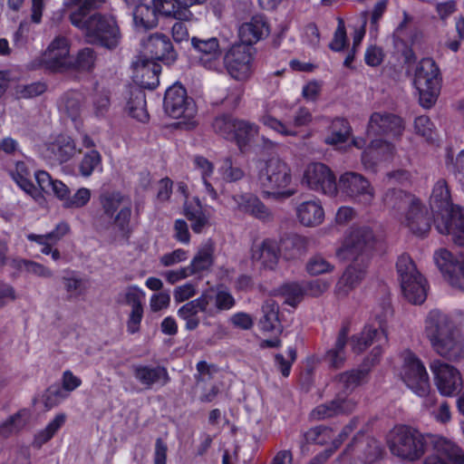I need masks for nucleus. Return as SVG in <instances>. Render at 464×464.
I'll return each mask as SVG.
<instances>
[{"label": "nucleus", "instance_id": "1", "mask_svg": "<svg viewBox=\"0 0 464 464\" xmlns=\"http://www.w3.org/2000/svg\"><path fill=\"white\" fill-rule=\"evenodd\" d=\"M74 8L69 21L92 44L108 49L115 48L121 39L120 30L113 17L96 12L105 0H69Z\"/></svg>", "mask_w": 464, "mask_h": 464}, {"label": "nucleus", "instance_id": "2", "mask_svg": "<svg viewBox=\"0 0 464 464\" xmlns=\"http://www.w3.org/2000/svg\"><path fill=\"white\" fill-rule=\"evenodd\" d=\"M423 333L438 355L451 362L464 359V338L452 315L439 309L430 311L424 320Z\"/></svg>", "mask_w": 464, "mask_h": 464}, {"label": "nucleus", "instance_id": "3", "mask_svg": "<svg viewBox=\"0 0 464 464\" xmlns=\"http://www.w3.org/2000/svg\"><path fill=\"white\" fill-rule=\"evenodd\" d=\"M430 205L439 233L450 236L454 244L464 246V208L452 204L446 180L439 179L435 183Z\"/></svg>", "mask_w": 464, "mask_h": 464}, {"label": "nucleus", "instance_id": "4", "mask_svg": "<svg viewBox=\"0 0 464 464\" xmlns=\"http://www.w3.org/2000/svg\"><path fill=\"white\" fill-rule=\"evenodd\" d=\"M433 437H438V435L428 436L430 450L425 459L433 451ZM439 438H441V436H439ZM447 440L451 441L448 439ZM427 445L428 441L425 436L418 430L408 425L395 426L391 430L388 438V446L391 453L397 458L408 461L420 459L424 455Z\"/></svg>", "mask_w": 464, "mask_h": 464}, {"label": "nucleus", "instance_id": "5", "mask_svg": "<svg viewBox=\"0 0 464 464\" xmlns=\"http://www.w3.org/2000/svg\"><path fill=\"white\" fill-rule=\"evenodd\" d=\"M99 202L102 208L100 218L109 221L117 237L128 241L133 231L130 198L118 191H107L100 195Z\"/></svg>", "mask_w": 464, "mask_h": 464}, {"label": "nucleus", "instance_id": "6", "mask_svg": "<svg viewBox=\"0 0 464 464\" xmlns=\"http://www.w3.org/2000/svg\"><path fill=\"white\" fill-rule=\"evenodd\" d=\"M257 179L264 193L276 199L287 198L295 194L287 188L292 182L291 169L286 162L277 157L257 163Z\"/></svg>", "mask_w": 464, "mask_h": 464}, {"label": "nucleus", "instance_id": "7", "mask_svg": "<svg viewBox=\"0 0 464 464\" xmlns=\"http://www.w3.org/2000/svg\"><path fill=\"white\" fill-rule=\"evenodd\" d=\"M392 315V310L389 304L383 307L382 314H375V323L367 324L362 331L352 336V349L356 353H361L373 346L371 352V362L376 363L388 344L387 321Z\"/></svg>", "mask_w": 464, "mask_h": 464}, {"label": "nucleus", "instance_id": "8", "mask_svg": "<svg viewBox=\"0 0 464 464\" xmlns=\"http://www.w3.org/2000/svg\"><path fill=\"white\" fill-rule=\"evenodd\" d=\"M163 108L169 117L179 120L177 123L179 128L191 130L196 127L197 105L181 84L174 83L167 89Z\"/></svg>", "mask_w": 464, "mask_h": 464}, {"label": "nucleus", "instance_id": "9", "mask_svg": "<svg viewBox=\"0 0 464 464\" xmlns=\"http://www.w3.org/2000/svg\"><path fill=\"white\" fill-rule=\"evenodd\" d=\"M377 239L368 227H351L346 233L341 247L336 251L338 257L366 264L375 248Z\"/></svg>", "mask_w": 464, "mask_h": 464}, {"label": "nucleus", "instance_id": "10", "mask_svg": "<svg viewBox=\"0 0 464 464\" xmlns=\"http://www.w3.org/2000/svg\"><path fill=\"white\" fill-rule=\"evenodd\" d=\"M401 287L405 298L414 304H422L427 297V284L409 255L402 254L396 263Z\"/></svg>", "mask_w": 464, "mask_h": 464}, {"label": "nucleus", "instance_id": "11", "mask_svg": "<svg viewBox=\"0 0 464 464\" xmlns=\"http://www.w3.org/2000/svg\"><path fill=\"white\" fill-rule=\"evenodd\" d=\"M414 84L419 92L420 103L430 108L437 101L440 89V69L430 58H423L417 65Z\"/></svg>", "mask_w": 464, "mask_h": 464}, {"label": "nucleus", "instance_id": "12", "mask_svg": "<svg viewBox=\"0 0 464 464\" xmlns=\"http://www.w3.org/2000/svg\"><path fill=\"white\" fill-rule=\"evenodd\" d=\"M212 128L215 133L227 140L235 141L240 149L257 135L259 130L256 123L230 114L217 116L212 122Z\"/></svg>", "mask_w": 464, "mask_h": 464}, {"label": "nucleus", "instance_id": "13", "mask_svg": "<svg viewBox=\"0 0 464 464\" xmlns=\"http://www.w3.org/2000/svg\"><path fill=\"white\" fill-rule=\"evenodd\" d=\"M70 40L58 35L49 44L46 50L30 63L33 70L46 69L61 72L70 68Z\"/></svg>", "mask_w": 464, "mask_h": 464}, {"label": "nucleus", "instance_id": "14", "mask_svg": "<svg viewBox=\"0 0 464 464\" xmlns=\"http://www.w3.org/2000/svg\"><path fill=\"white\" fill-rule=\"evenodd\" d=\"M401 378L404 383L419 396H425L430 391L429 375L420 360L411 352L402 353Z\"/></svg>", "mask_w": 464, "mask_h": 464}, {"label": "nucleus", "instance_id": "15", "mask_svg": "<svg viewBox=\"0 0 464 464\" xmlns=\"http://www.w3.org/2000/svg\"><path fill=\"white\" fill-rule=\"evenodd\" d=\"M252 61V46L245 44H233L223 57L227 72L238 81L246 80L250 76Z\"/></svg>", "mask_w": 464, "mask_h": 464}, {"label": "nucleus", "instance_id": "16", "mask_svg": "<svg viewBox=\"0 0 464 464\" xmlns=\"http://www.w3.org/2000/svg\"><path fill=\"white\" fill-rule=\"evenodd\" d=\"M337 188L351 199L370 205L374 198V188L370 181L357 172H345L338 181Z\"/></svg>", "mask_w": 464, "mask_h": 464}, {"label": "nucleus", "instance_id": "17", "mask_svg": "<svg viewBox=\"0 0 464 464\" xmlns=\"http://www.w3.org/2000/svg\"><path fill=\"white\" fill-rule=\"evenodd\" d=\"M138 58L171 63L176 60L177 53L170 39L163 34L156 33L142 40L140 54Z\"/></svg>", "mask_w": 464, "mask_h": 464}, {"label": "nucleus", "instance_id": "18", "mask_svg": "<svg viewBox=\"0 0 464 464\" xmlns=\"http://www.w3.org/2000/svg\"><path fill=\"white\" fill-rule=\"evenodd\" d=\"M405 130V122L401 117L388 111H375L371 114L367 124V134L372 136H390L400 140Z\"/></svg>", "mask_w": 464, "mask_h": 464}, {"label": "nucleus", "instance_id": "19", "mask_svg": "<svg viewBox=\"0 0 464 464\" xmlns=\"http://www.w3.org/2000/svg\"><path fill=\"white\" fill-rule=\"evenodd\" d=\"M430 371L434 375V382L444 396H453L462 388L463 382L459 372L452 365L434 360L430 365Z\"/></svg>", "mask_w": 464, "mask_h": 464}, {"label": "nucleus", "instance_id": "20", "mask_svg": "<svg viewBox=\"0 0 464 464\" xmlns=\"http://www.w3.org/2000/svg\"><path fill=\"white\" fill-rule=\"evenodd\" d=\"M191 45L198 53V63L208 70L220 71L222 68V51L217 37L199 38L193 36Z\"/></svg>", "mask_w": 464, "mask_h": 464}, {"label": "nucleus", "instance_id": "21", "mask_svg": "<svg viewBox=\"0 0 464 464\" xmlns=\"http://www.w3.org/2000/svg\"><path fill=\"white\" fill-rule=\"evenodd\" d=\"M304 180L314 190L326 195H334L337 183L332 170L323 163H312L305 169Z\"/></svg>", "mask_w": 464, "mask_h": 464}, {"label": "nucleus", "instance_id": "22", "mask_svg": "<svg viewBox=\"0 0 464 464\" xmlns=\"http://www.w3.org/2000/svg\"><path fill=\"white\" fill-rule=\"evenodd\" d=\"M433 451L423 464H464V450L455 442L433 437Z\"/></svg>", "mask_w": 464, "mask_h": 464}, {"label": "nucleus", "instance_id": "23", "mask_svg": "<svg viewBox=\"0 0 464 464\" xmlns=\"http://www.w3.org/2000/svg\"><path fill=\"white\" fill-rule=\"evenodd\" d=\"M131 371L135 380L147 390L163 387L170 382L168 370L164 366L133 364Z\"/></svg>", "mask_w": 464, "mask_h": 464}, {"label": "nucleus", "instance_id": "24", "mask_svg": "<svg viewBox=\"0 0 464 464\" xmlns=\"http://www.w3.org/2000/svg\"><path fill=\"white\" fill-rule=\"evenodd\" d=\"M356 405L357 401L354 399L339 393L333 401L315 407L310 413V419L322 420L340 414H349L355 410Z\"/></svg>", "mask_w": 464, "mask_h": 464}, {"label": "nucleus", "instance_id": "25", "mask_svg": "<svg viewBox=\"0 0 464 464\" xmlns=\"http://www.w3.org/2000/svg\"><path fill=\"white\" fill-rule=\"evenodd\" d=\"M402 222L413 234L422 237L430 229L431 218L426 207L415 198L414 202L404 213Z\"/></svg>", "mask_w": 464, "mask_h": 464}, {"label": "nucleus", "instance_id": "26", "mask_svg": "<svg viewBox=\"0 0 464 464\" xmlns=\"http://www.w3.org/2000/svg\"><path fill=\"white\" fill-rule=\"evenodd\" d=\"M211 303L212 297L209 295H201L199 297L186 303L178 310V316L185 321L187 330L193 331L199 325L198 312H210Z\"/></svg>", "mask_w": 464, "mask_h": 464}, {"label": "nucleus", "instance_id": "27", "mask_svg": "<svg viewBox=\"0 0 464 464\" xmlns=\"http://www.w3.org/2000/svg\"><path fill=\"white\" fill-rule=\"evenodd\" d=\"M396 148L393 143L377 139L372 140L362 154V162L366 169H373L378 162L393 158Z\"/></svg>", "mask_w": 464, "mask_h": 464}, {"label": "nucleus", "instance_id": "28", "mask_svg": "<svg viewBox=\"0 0 464 464\" xmlns=\"http://www.w3.org/2000/svg\"><path fill=\"white\" fill-rule=\"evenodd\" d=\"M135 82L144 89L153 90L160 83L161 66L156 62L137 58L132 63Z\"/></svg>", "mask_w": 464, "mask_h": 464}, {"label": "nucleus", "instance_id": "29", "mask_svg": "<svg viewBox=\"0 0 464 464\" xmlns=\"http://www.w3.org/2000/svg\"><path fill=\"white\" fill-rule=\"evenodd\" d=\"M280 248L277 242L266 238L261 243L253 245L251 259L259 263L263 267L274 269L278 262Z\"/></svg>", "mask_w": 464, "mask_h": 464}, {"label": "nucleus", "instance_id": "30", "mask_svg": "<svg viewBox=\"0 0 464 464\" xmlns=\"http://www.w3.org/2000/svg\"><path fill=\"white\" fill-rule=\"evenodd\" d=\"M366 274V264L354 262L349 266L338 280L335 286V293L339 296H346L364 278Z\"/></svg>", "mask_w": 464, "mask_h": 464}, {"label": "nucleus", "instance_id": "31", "mask_svg": "<svg viewBox=\"0 0 464 464\" xmlns=\"http://www.w3.org/2000/svg\"><path fill=\"white\" fill-rule=\"evenodd\" d=\"M298 221L305 227H315L324 219V210L317 199H309L301 202L295 208Z\"/></svg>", "mask_w": 464, "mask_h": 464}, {"label": "nucleus", "instance_id": "32", "mask_svg": "<svg viewBox=\"0 0 464 464\" xmlns=\"http://www.w3.org/2000/svg\"><path fill=\"white\" fill-rule=\"evenodd\" d=\"M125 300L126 303L130 305V312L126 323L127 332L130 334H134L140 330L144 312L138 288H128L125 293Z\"/></svg>", "mask_w": 464, "mask_h": 464}, {"label": "nucleus", "instance_id": "33", "mask_svg": "<svg viewBox=\"0 0 464 464\" xmlns=\"http://www.w3.org/2000/svg\"><path fill=\"white\" fill-rule=\"evenodd\" d=\"M276 107V102H264L261 112L258 116V121L264 126L280 135L295 137L297 135V131L291 128V124H286L274 116V110Z\"/></svg>", "mask_w": 464, "mask_h": 464}, {"label": "nucleus", "instance_id": "34", "mask_svg": "<svg viewBox=\"0 0 464 464\" xmlns=\"http://www.w3.org/2000/svg\"><path fill=\"white\" fill-rule=\"evenodd\" d=\"M214 253L215 245L211 240L202 243L191 259L190 264L187 266L191 276L209 270L214 264Z\"/></svg>", "mask_w": 464, "mask_h": 464}, {"label": "nucleus", "instance_id": "35", "mask_svg": "<svg viewBox=\"0 0 464 464\" xmlns=\"http://www.w3.org/2000/svg\"><path fill=\"white\" fill-rule=\"evenodd\" d=\"M48 157L58 163H64L71 160L77 152L74 140L66 135H60L49 144Z\"/></svg>", "mask_w": 464, "mask_h": 464}, {"label": "nucleus", "instance_id": "36", "mask_svg": "<svg viewBox=\"0 0 464 464\" xmlns=\"http://www.w3.org/2000/svg\"><path fill=\"white\" fill-rule=\"evenodd\" d=\"M349 331L348 325H343L339 330L334 347L326 352L324 360L330 367L338 369L343 366L346 360L345 347Z\"/></svg>", "mask_w": 464, "mask_h": 464}, {"label": "nucleus", "instance_id": "37", "mask_svg": "<svg viewBox=\"0 0 464 464\" xmlns=\"http://www.w3.org/2000/svg\"><path fill=\"white\" fill-rule=\"evenodd\" d=\"M184 215L190 221L191 228L197 234L202 233L209 226V217L198 198L185 202Z\"/></svg>", "mask_w": 464, "mask_h": 464}, {"label": "nucleus", "instance_id": "38", "mask_svg": "<svg viewBox=\"0 0 464 464\" xmlns=\"http://www.w3.org/2000/svg\"><path fill=\"white\" fill-rule=\"evenodd\" d=\"M267 32L268 27L264 19L255 16L248 23H245L239 27L241 44L251 46L267 34Z\"/></svg>", "mask_w": 464, "mask_h": 464}, {"label": "nucleus", "instance_id": "39", "mask_svg": "<svg viewBox=\"0 0 464 464\" xmlns=\"http://www.w3.org/2000/svg\"><path fill=\"white\" fill-rule=\"evenodd\" d=\"M415 196L401 189H390L383 196L384 206L394 214L405 213L414 202Z\"/></svg>", "mask_w": 464, "mask_h": 464}, {"label": "nucleus", "instance_id": "40", "mask_svg": "<svg viewBox=\"0 0 464 464\" xmlns=\"http://www.w3.org/2000/svg\"><path fill=\"white\" fill-rule=\"evenodd\" d=\"M12 179L27 195L31 196L34 200L39 201L43 198L40 191L30 180V172L23 161L15 164L14 170L10 172Z\"/></svg>", "mask_w": 464, "mask_h": 464}, {"label": "nucleus", "instance_id": "41", "mask_svg": "<svg viewBox=\"0 0 464 464\" xmlns=\"http://www.w3.org/2000/svg\"><path fill=\"white\" fill-rule=\"evenodd\" d=\"M279 248L285 258L295 259L306 252L307 239L296 234L288 235L281 239Z\"/></svg>", "mask_w": 464, "mask_h": 464}, {"label": "nucleus", "instance_id": "42", "mask_svg": "<svg viewBox=\"0 0 464 464\" xmlns=\"http://www.w3.org/2000/svg\"><path fill=\"white\" fill-rule=\"evenodd\" d=\"M10 266L17 271H25L40 278L48 279L53 276V272L49 267L33 260L14 257L11 258Z\"/></svg>", "mask_w": 464, "mask_h": 464}, {"label": "nucleus", "instance_id": "43", "mask_svg": "<svg viewBox=\"0 0 464 464\" xmlns=\"http://www.w3.org/2000/svg\"><path fill=\"white\" fill-rule=\"evenodd\" d=\"M126 110L130 116L139 121L145 122L149 120V113L146 109V97L142 90L135 89L130 92Z\"/></svg>", "mask_w": 464, "mask_h": 464}, {"label": "nucleus", "instance_id": "44", "mask_svg": "<svg viewBox=\"0 0 464 464\" xmlns=\"http://www.w3.org/2000/svg\"><path fill=\"white\" fill-rule=\"evenodd\" d=\"M153 5L158 13L177 20L189 21L193 16L189 9L180 7L176 0H153Z\"/></svg>", "mask_w": 464, "mask_h": 464}, {"label": "nucleus", "instance_id": "45", "mask_svg": "<svg viewBox=\"0 0 464 464\" xmlns=\"http://www.w3.org/2000/svg\"><path fill=\"white\" fill-rule=\"evenodd\" d=\"M278 304L272 299L266 300L262 305L263 316L259 321L260 328L265 332L280 330L281 324L278 319Z\"/></svg>", "mask_w": 464, "mask_h": 464}, {"label": "nucleus", "instance_id": "46", "mask_svg": "<svg viewBox=\"0 0 464 464\" xmlns=\"http://www.w3.org/2000/svg\"><path fill=\"white\" fill-rule=\"evenodd\" d=\"M133 21L135 26L144 30L151 29L158 24V16L155 6L150 7L147 5H138L133 10Z\"/></svg>", "mask_w": 464, "mask_h": 464}, {"label": "nucleus", "instance_id": "47", "mask_svg": "<svg viewBox=\"0 0 464 464\" xmlns=\"http://www.w3.org/2000/svg\"><path fill=\"white\" fill-rule=\"evenodd\" d=\"M331 133L325 139V142L330 145H337L345 142L352 132L349 122L342 118H336L333 121Z\"/></svg>", "mask_w": 464, "mask_h": 464}, {"label": "nucleus", "instance_id": "48", "mask_svg": "<svg viewBox=\"0 0 464 464\" xmlns=\"http://www.w3.org/2000/svg\"><path fill=\"white\" fill-rule=\"evenodd\" d=\"M95 61V52L90 47H85L79 50L74 58L70 59V68L79 72H90L93 69Z\"/></svg>", "mask_w": 464, "mask_h": 464}, {"label": "nucleus", "instance_id": "49", "mask_svg": "<svg viewBox=\"0 0 464 464\" xmlns=\"http://www.w3.org/2000/svg\"><path fill=\"white\" fill-rule=\"evenodd\" d=\"M66 415L64 413L57 414L53 420H52L47 426L40 430L34 437V443L41 447L43 444L49 441L55 433L62 428L65 423Z\"/></svg>", "mask_w": 464, "mask_h": 464}, {"label": "nucleus", "instance_id": "50", "mask_svg": "<svg viewBox=\"0 0 464 464\" xmlns=\"http://www.w3.org/2000/svg\"><path fill=\"white\" fill-rule=\"evenodd\" d=\"M304 440L308 444L325 445L334 438V430L332 428L324 425L311 428L304 433Z\"/></svg>", "mask_w": 464, "mask_h": 464}, {"label": "nucleus", "instance_id": "51", "mask_svg": "<svg viewBox=\"0 0 464 464\" xmlns=\"http://www.w3.org/2000/svg\"><path fill=\"white\" fill-rule=\"evenodd\" d=\"M359 418L354 417L351 421L343 429L338 437L334 438L332 441L331 447L326 449L324 452L317 456V459L326 460L333 453L339 449L343 442L348 438V436L357 428L359 424Z\"/></svg>", "mask_w": 464, "mask_h": 464}, {"label": "nucleus", "instance_id": "52", "mask_svg": "<svg viewBox=\"0 0 464 464\" xmlns=\"http://www.w3.org/2000/svg\"><path fill=\"white\" fill-rule=\"evenodd\" d=\"M26 424V413L24 411H18L10 416L0 425V436L7 438L13 434L17 433Z\"/></svg>", "mask_w": 464, "mask_h": 464}, {"label": "nucleus", "instance_id": "53", "mask_svg": "<svg viewBox=\"0 0 464 464\" xmlns=\"http://www.w3.org/2000/svg\"><path fill=\"white\" fill-rule=\"evenodd\" d=\"M368 372L366 370H352L341 373L339 376L338 384L344 392L353 391L355 387L360 385L367 376Z\"/></svg>", "mask_w": 464, "mask_h": 464}, {"label": "nucleus", "instance_id": "54", "mask_svg": "<svg viewBox=\"0 0 464 464\" xmlns=\"http://www.w3.org/2000/svg\"><path fill=\"white\" fill-rule=\"evenodd\" d=\"M70 230V227L66 222H60L55 228L45 235L28 234L27 239L37 244H43L45 240H49L53 244H56Z\"/></svg>", "mask_w": 464, "mask_h": 464}, {"label": "nucleus", "instance_id": "55", "mask_svg": "<svg viewBox=\"0 0 464 464\" xmlns=\"http://www.w3.org/2000/svg\"><path fill=\"white\" fill-rule=\"evenodd\" d=\"M61 111L70 117L72 121H75L81 112V101L77 93H66L64 94L59 104Z\"/></svg>", "mask_w": 464, "mask_h": 464}, {"label": "nucleus", "instance_id": "56", "mask_svg": "<svg viewBox=\"0 0 464 464\" xmlns=\"http://www.w3.org/2000/svg\"><path fill=\"white\" fill-rule=\"evenodd\" d=\"M434 260L440 272L446 277L452 271L457 261H461V256L454 257L450 251L440 248L435 252Z\"/></svg>", "mask_w": 464, "mask_h": 464}, {"label": "nucleus", "instance_id": "57", "mask_svg": "<svg viewBox=\"0 0 464 464\" xmlns=\"http://www.w3.org/2000/svg\"><path fill=\"white\" fill-rule=\"evenodd\" d=\"M202 295H209L212 297V302H215V307L218 311L229 310L236 304L233 295L225 289H218L217 292L213 290L206 291Z\"/></svg>", "mask_w": 464, "mask_h": 464}, {"label": "nucleus", "instance_id": "58", "mask_svg": "<svg viewBox=\"0 0 464 464\" xmlns=\"http://www.w3.org/2000/svg\"><path fill=\"white\" fill-rule=\"evenodd\" d=\"M296 357V350L295 347L291 346L287 349L286 356H285L283 353L275 354V367L281 372L284 377H288L292 365L295 362Z\"/></svg>", "mask_w": 464, "mask_h": 464}, {"label": "nucleus", "instance_id": "59", "mask_svg": "<svg viewBox=\"0 0 464 464\" xmlns=\"http://www.w3.org/2000/svg\"><path fill=\"white\" fill-rule=\"evenodd\" d=\"M68 394L58 385H52L43 394V402L46 410H51L59 405Z\"/></svg>", "mask_w": 464, "mask_h": 464}, {"label": "nucleus", "instance_id": "60", "mask_svg": "<svg viewBox=\"0 0 464 464\" xmlns=\"http://www.w3.org/2000/svg\"><path fill=\"white\" fill-rule=\"evenodd\" d=\"M45 91L46 85L42 82L19 84L15 87V96L18 99H32L43 94Z\"/></svg>", "mask_w": 464, "mask_h": 464}, {"label": "nucleus", "instance_id": "61", "mask_svg": "<svg viewBox=\"0 0 464 464\" xmlns=\"http://www.w3.org/2000/svg\"><path fill=\"white\" fill-rule=\"evenodd\" d=\"M219 173L227 182H236L243 179L245 173L241 168L235 166L230 158H226L219 168Z\"/></svg>", "mask_w": 464, "mask_h": 464}, {"label": "nucleus", "instance_id": "62", "mask_svg": "<svg viewBox=\"0 0 464 464\" xmlns=\"http://www.w3.org/2000/svg\"><path fill=\"white\" fill-rule=\"evenodd\" d=\"M281 293L285 297V303L295 306L299 303L304 293V287L297 283H288L281 287Z\"/></svg>", "mask_w": 464, "mask_h": 464}, {"label": "nucleus", "instance_id": "63", "mask_svg": "<svg viewBox=\"0 0 464 464\" xmlns=\"http://www.w3.org/2000/svg\"><path fill=\"white\" fill-rule=\"evenodd\" d=\"M101 155L97 150H91L87 152L79 166V170L82 176L89 177L94 169L101 164Z\"/></svg>", "mask_w": 464, "mask_h": 464}, {"label": "nucleus", "instance_id": "64", "mask_svg": "<svg viewBox=\"0 0 464 464\" xmlns=\"http://www.w3.org/2000/svg\"><path fill=\"white\" fill-rule=\"evenodd\" d=\"M91 199V190L86 188H81L73 195L69 194L63 204L65 208H80L87 205Z\"/></svg>", "mask_w": 464, "mask_h": 464}]
</instances>
